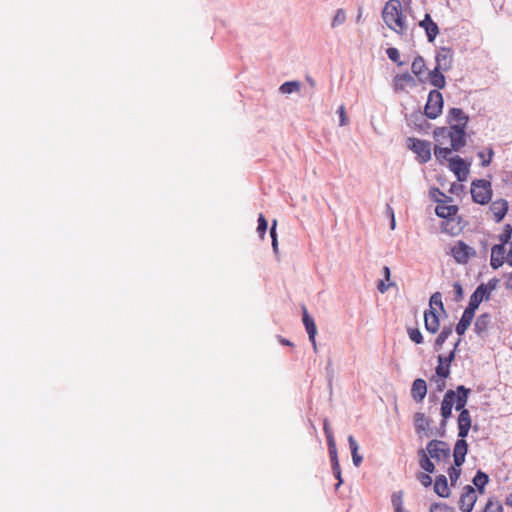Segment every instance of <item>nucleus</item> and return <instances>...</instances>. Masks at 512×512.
I'll list each match as a JSON object with an SVG mask.
<instances>
[{"label": "nucleus", "mask_w": 512, "mask_h": 512, "mask_svg": "<svg viewBox=\"0 0 512 512\" xmlns=\"http://www.w3.org/2000/svg\"><path fill=\"white\" fill-rule=\"evenodd\" d=\"M453 288L456 293V298L461 299L463 297V288L462 285L459 282H455L453 285Z\"/></svg>", "instance_id": "5fc2aeb1"}, {"label": "nucleus", "mask_w": 512, "mask_h": 512, "mask_svg": "<svg viewBox=\"0 0 512 512\" xmlns=\"http://www.w3.org/2000/svg\"><path fill=\"white\" fill-rule=\"evenodd\" d=\"M448 475H449V478H450L451 485L454 486L456 484V482L458 481L460 475H461L460 467H457L456 465L455 466H451L448 469Z\"/></svg>", "instance_id": "37998d69"}, {"label": "nucleus", "mask_w": 512, "mask_h": 512, "mask_svg": "<svg viewBox=\"0 0 512 512\" xmlns=\"http://www.w3.org/2000/svg\"><path fill=\"white\" fill-rule=\"evenodd\" d=\"M489 481L488 475L482 471H478L473 478V484L478 488L480 493L484 492V487Z\"/></svg>", "instance_id": "f704fd0d"}, {"label": "nucleus", "mask_w": 512, "mask_h": 512, "mask_svg": "<svg viewBox=\"0 0 512 512\" xmlns=\"http://www.w3.org/2000/svg\"><path fill=\"white\" fill-rule=\"evenodd\" d=\"M417 479L424 487H429L432 484V478L427 473H418Z\"/></svg>", "instance_id": "8fccbe9b"}, {"label": "nucleus", "mask_w": 512, "mask_h": 512, "mask_svg": "<svg viewBox=\"0 0 512 512\" xmlns=\"http://www.w3.org/2000/svg\"><path fill=\"white\" fill-rule=\"evenodd\" d=\"M267 227H268L267 220L265 219L263 214H260L259 217H258L257 231H258V233H259L261 238H264V235L266 233Z\"/></svg>", "instance_id": "49530a36"}, {"label": "nucleus", "mask_w": 512, "mask_h": 512, "mask_svg": "<svg viewBox=\"0 0 512 512\" xmlns=\"http://www.w3.org/2000/svg\"><path fill=\"white\" fill-rule=\"evenodd\" d=\"M419 465L427 473H433L435 471V465L431 461L430 456L424 449L418 451Z\"/></svg>", "instance_id": "7c9ffc66"}, {"label": "nucleus", "mask_w": 512, "mask_h": 512, "mask_svg": "<svg viewBox=\"0 0 512 512\" xmlns=\"http://www.w3.org/2000/svg\"><path fill=\"white\" fill-rule=\"evenodd\" d=\"M511 236H512V226L510 224H506L504 226L502 233L499 235V241H500L499 245L505 246L507 243L510 244Z\"/></svg>", "instance_id": "58836bf2"}, {"label": "nucleus", "mask_w": 512, "mask_h": 512, "mask_svg": "<svg viewBox=\"0 0 512 512\" xmlns=\"http://www.w3.org/2000/svg\"><path fill=\"white\" fill-rule=\"evenodd\" d=\"M471 195L473 201L479 204H486L491 200V184L486 180H476L472 182Z\"/></svg>", "instance_id": "6e6552de"}, {"label": "nucleus", "mask_w": 512, "mask_h": 512, "mask_svg": "<svg viewBox=\"0 0 512 512\" xmlns=\"http://www.w3.org/2000/svg\"><path fill=\"white\" fill-rule=\"evenodd\" d=\"M506 262L508 263V265L512 266V241L510 242L509 245V251L506 256Z\"/></svg>", "instance_id": "6e6d98bb"}, {"label": "nucleus", "mask_w": 512, "mask_h": 512, "mask_svg": "<svg viewBox=\"0 0 512 512\" xmlns=\"http://www.w3.org/2000/svg\"><path fill=\"white\" fill-rule=\"evenodd\" d=\"M459 340L455 343L454 349L446 356H438V365L435 369V376L438 378H448L450 376V365L455 358V350L458 346Z\"/></svg>", "instance_id": "9d476101"}, {"label": "nucleus", "mask_w": 512, "mask_h": 512, "mask_svg": "<svg viewBox=\"0 0 512 512\" xmlns=\"http://www.w3.org/2000/svg\"><path fill=\"white\" fill-rule=\"evenodd\" d=\"M492 156H493V151L490 149L489 151V157L487 160H483L482 161V166H488L492 160Z\"/></svg>", "instance_id": "052dcab7"}, {"label": "nucleus", "mask_w": 512, "mask_h": 512, "mask_svg": "<svg viewBox=\"0 0 512 512\" xmlns=\"http://www.w3.org/2000/svg\"><path fill=\"white\" fill-rule=\"evenodd\" d=\"M434 491L436 494L443 498L450 496V489L448 487L446 476L440 475L436 478L434 483Z\"/></svg>", "instance_id": "c756f323"}, {"label": "nucleus", "mask_w": 512, "mask_h": 512, "mask_svg": "<svg viewBox=\"0 0 512 512\" xmlns=\"http://www.w3.org/2000/svg\"><path fill=\"white\" fill-rule=\"evenodd\" d=\"M443 72L444 71L442 69L434 67L433 70L427 73V76L425 75V80H428L432 86L438 89H442L445 87L446 84Z\"/></svg>", "instance_id": "5701e85b"}, {"label": "nucleus", "mask_w": 512, "mask_h": 512, "mask_svg": "<svg viewBox=\"0 0 512 512\" xmlns=\"http://www.w3.org/2000/svg\"><path fill=\"white\" fill-rule=\"evenodd\" d=\"M281 343L284 344V345H287V346H291L292 345V343L289 340H287V339H282Z\"/></svg>", "instance_id": "69168bd1"}, {"label": "nucleus", "mask_w": 512, "mask_h": 512, "mask_svg": "<svg viewBox=\"0 0 512 512\" xmlns=\"http://www.w3.org/2000/svg\"><path fill=\"white\" fill-rule=\"evenodd\" d=\"M430 512H454V508L445 503H434L430 506Z\"/></svg>", "instance_id": "a18cd8bd"}, {"label": "nucleus", "mask_w": 512, "mask_h": 512, "mask_svg": "<svg viewBox=\"0 0 512 512\" xmlns=\"http://www.w3.org/2000/svg\"><path fill=\"white\" fill-rule=\"evenodd\" d=\"M467 452L468 444L465 438H459L455 443L453 452L454 464L457 467H461V465L464 463Z\"/></svg>", "instance_id": "aec40b11"}, {"label": "nucleus", "mask_w": 512, "mask_h": 512, "mask_svg": "<svg viewBox=\"0 0 512 512\" xmlns=\"http://www.w3.org/2000/svg\"><path fill=\"white\" fill-rule=\"evenodd\" d=\"M447 133V137L450 139L451 147L454 151H459L466 144L465 139V127L459 125H450L449 129H441L439 132L435 131V135Z\"/></svg>", "instance_id": "1a4fd4ad"}, {"label": "nucleus", "mask_w": 512, "mask_h": 512, "mask_svg": "<svg viewBox=\"0 0 512 512\" xmlns=\"http://www.w3.org/2000/svg\"><path fill=\"white\" fill-rule=\"evenodd\" d=\"M361 17H362V14L359 13L358 16H357V22H359L361 20Z\"/></svg>", "instance_id": "774afa93"}, {"label": "nucleus", "mask_w": 512, "mask_h": 512, "mask_svg": "<svg viewBox=\"0 0 512 512\" xmlns=\"http://www.w3.org/2000/svg\"><path fill=\"white\" fill-rule=\"evenodd\" d=\"M443 109V96L438 90H432L428 94V99L424 107V114L429 119H436Z\"/></svg>", "instance_id": "0eeeda50"}, {"label": "nucleus", "mask_w": 512, "mask_h": 512, "mask_svg": "<svg viewBox=\"0 0 512 512\" xmlns=\"http://www.w3.org/2000/svg\"><path fill=\"white\" fill-rule=\"evenodd\" d=\"M449 169L456 175L458 181H466L469 174V164L459 156L449 159Z\"/></svg>", "instance_id": "f8f14e48"}, {"label": "nucleus", "mask_w": 512, "mask_h": 512, "mask_svg": "<svg viewBox=\"0 0 512 512\" xmlns=\"http://www.w3.org/2000/svg\"><path fill=\"white\" fill-rule=\"evenodd\" d=\"M452 201L451 197H448L447 200H439L435 208L436 215L444 220L456 217L459 209L457 205L450 204Z\"/></svg>", "instance_id": "9b49d317"}, {"label": "nucleus", "mask_w": 512, "mask_h": 512, "mask_svg": "<svg viewBox=\"0 0 512 512\" xmlns=\"http://www.w3.org/2000/svg\"><path fill=\"white\" fill-rule=\"evenodd\" d=\"M436 66L443 71H448L453 65V51L450 48L441 47L435 57Z\"/></svg>", "instance_id": "4468645a"}, {"label": "nucleus", "mask_w": 512, "mask_h": 512, "mask_svg": "<svg viewBox=\"0 0 512 512\" xmlns=\"http://www.w3.org/2000/svg\"><path fill=\"white\" fill-rule=\"evenodd\" d=\"M346 21V13L343 9H338L336 11V14L335 16L333 17V20H332V23H331V26L333 28L343 24L344 22Z\"/></svg>", "instance_id": "a19ab883"}, {"label": "nucleus", "mask_w": 512, "mask_h": 512, "mask_svg": "<svg viewBox=\"0 0 512 512\" xmlns=\"http://www.w3.org/2000/svg\"><path fill=\"white\" fill-rule=\"evenodd\" d=\"M453 328L451 325L444 326L440 334L435 340V350H439L442 345L445 343V341L448 339V337L452 334Z\"/></svg>", "instance_id": "72a5a7b5"}, {"label": "nucleus", "mask_w": 512, "mask_h": 512, "mask_svg": "<svg viewBox=\"0 0 512 512\" xmlns=\"http://www.w3.org/2000/svg\"><path fill=\"white\" fill-rule=\"evenodd\" d=\"M424 325L425 329L435 334L440 327L439 317L435 309H428L424 312Z\"/></svg>", "instance_id": "6ab92c4d"}, {"label": "nucleus", "mask_w": 512, "mask_h": 512, "mask_svg": "<svg viewBox=\"0 0 512 512\" xmlns=\"http://www.w3.org/2000/svg\"><path fill=\"white\" fill-rule=\"evenodd\" d=\"M411 71L418 78V80L420 82L425 81L427 67L425 64V60L422 56H417L414 58V60L411 64Z\"/></svg>", "instance_id": "cd10ccee"}, {"label": "nucleus", "mask_w": 512, "mask_h": 512, "mask_svg": "<svg viewBox=\"0 0 512 512\" xmlns=\"http://www.w3.org/2000/svg\"><path fill=\"white\" fill-rule=\"evenodd\" d=\"M505 504L512 508V492L506 497Z\"/></svg>", "instance_id": "e2e57ef3"}, {"label": "nucleus", "mask_w": 512, "mask_h": 512, "mask_svg": "<svg viewBox=\"0 0 512 512\" xmlns=\"http://www.w3.org/2000/svg\"><path fill=\"white\" fill-rule=\"evenodd\" d=\"M338 114L340 117V126H346L348 124V118L346 116L345 107L343 105L338 108Z\"/></svg>", "instance_id": "3c124183"}, {"label": "nucleus", "mask_w": 512, "mask_h": 512, "mask_svg": "<svg viewBox=\"0 0 512 512\" xmlns=\"http://www.w3.org/2000/svg\"><path fill=\"white\" fill-rule=\"evenodd\" d=\"M506 288L512 289V273L508 275V280L506 282Z\"/></svg>", "instance_id": "0e129e2a"}, {"label": "nucleus", "mask_w": 512, "mask_h": 512, "mask_svg": "<svg viewBox=\"0 0 512 512\" xmlns=\"http://www.w3.org/2000/svg\"><path fill=\"white\" fill-rule=\"evenodd\" d=\"M300 88V84L299 82L297 81H289V82H285L283 83L279 90L283 93V94H290L292 92H295V91H298Z\"/></svg>", "instance_id": "4c0bfd02"}, {"label": "nucleus", "mask_w": 512, "mask_h": 512, "mask_svg": "<svg viewBox=\"0 0 512 512\" xmlns=\"http://www.w3.org/2000/svg\"><path fill=\"white\" fill-rule=\"evenodd\" d=\"M408 336L411 341H413L416 344H422L423 343V336L421 331L418 328H408L407 329Z\"/></svg>", "instance_id": "ea45409f"}, {"label": "nucleus", "mask_w": 512, "mask_h": 512, "mask_svg": "<svg viewBox=\"0 0 512 512\" xmlns=\"http://www.w3.org/2000/svg\"><path fill=\"white\" fill-rule=\"evenodd\" d=\"M415 431L419 436L429 435V431L431 430L432 420L427 417L423 412H416L413 416Z\"/></svg>", "instance_id": "2eb2a0df"}, {"label": "nucleus", "mask_w": 512, "mask_h": 512, "mask_svg": "<svg viewBox=\"0 0 512 512\" xmlns=\"http://www.w3.org/2000/svg\"><path fill=\"white\" fill-rule=\"evenodd\" d=\"M381 17L385 25L398 35H406L408 24L400 0H388L382 10Z\"/></svg>", "instance_id": "f03ea898"}, {"label": "nucleus", "mask_w": 512, "mask_h": 512, "mask_svg": "<svg viewBox=\"0 0 512 512\" xmlns=\"http://www.w3.org/2000/svg\"><path fill=\"white\" fill-rule=\"evenodd\" d=\"M303 324L305 326V329L308 333L309 340L312 343L313 349L315 352H317V343H316V334H317V327L314 322V319L308 314L307 310L304 309L303 311Z\"/></svg>", "instance_id": "a211bd4d"}, {"label": "nucleus", "mask_w": 512, "mask_h": 512, "mask_svg": "<svg viewBox=\"0 0 512 512\" xmlns=\"http://www.w3.org/2000/svg\"><path fill=\"white\" fill-rule=\"evenodd\" d=\"M461 218L453 217V219L444 220L441 229L444 233L455 236L462 231Z\"/></svg>", "instance_id": "b1692460"}, {"label": "nucleus", "mask_w": 512, "mask_h": 512, "mask_svg": "<svg viewBox=\"0 0 512 512\" xmlns=\"http://www.w3.org/2000/svg\"><path fill=\"white\" fill-rule=\"evenodd\" d=\"M450 254L455 262L461 265L467 264L471 258L477 256L476 250L462 240L456 241L451 246Z\"/></svg>", "instance_id": "20e7f679"}, {"label": "nucleus", "mask_w": 512, "mask_h": 512, "mask_svg": "<svg viewBox=\"0 0 512 512\" xmlns=\"http://www.w3.org/2000/svg\"><path fill=\"white\" fill-rule=\"evenodd\" d=\"M383 275H384V278L387 282L390 281V275H391V272H390V268L388 266H384L383 268Z\"/></svg>", "instance_id": "4d7b16f0"}, {"label": "nucleus", "mask_w": 512, "mask_h": 512, "mask_svg": "<svg viewBox=\"0 0 512 512\" xmlns=\"http://www.w3.org/2000/svg\"><path fill=\"white\" fill-rule=\"evenodd\" d=\"M276 225H277V221L274 220L273 221V224H272V227L270 229V236L272 239H274V237H277V234H276Z\"/></svg>", "instance_id": "13d9d810"}, {"label": "nucleus", "mask_w": 512, "mask_h": 512, "mask_svg": "<svg viewBox=\"0 0 512 512\" xmlns=\"http://www.w3.org/2000/svg\"><path fill=\"white\" fill-rule=\"evenodd\" d=\"M427 394V384L424 379L414 380L411 388V396L416 402H422Z\"/></svg>", "instance_id": "4be33fe9"}, {"label": "nucleus", "mask_w": 512, "mask_h": 512, "mask_svg": "<svg viewBox=\"0 0 512 512\" xmlns=\"http://www.w3.org/2000/svg\"><path fill=\"white\" fill-rule=\"evenodd\" d=\"M348 443L351 450L353 463L358 467L362 462V456L358 454L359 446L352 435L348 437Z\"/></svg>", "instance_id": "473e14b6"}, {"label": "nucleus", "mask_w": 512, "mask_h": 512, "mask_svg": "<svg viewBox=\"0 0 512 512\" xmlns=\"http://www.w3.org/2000/svg\"><path fill=\"white\" fill-rule=\"evenodd\" d=\"M482 512H503V506L499 500L494 497H490Z\"/></svg>", "instance_id": "c9c22d12"}, {"label": "nucleus", "mask_w": 512, "mask_h": 512, "mask_svg": "<svg viewBox=\"0 0 512 512\" xmlns=\"http://www.w3.org/2000/svg\"><path fill=\"white\" fill-rule=\"evenodd\" d=\"M490 211L493 214L494 220L496 222H500L503 220L508 211V202L504 199L495 200L490 205Z\"/></svg>", "instance_id": "412c9836"}, {"label": "nucleus", "mask_w": 512, "mask_h": 512, "mask_svg": "<svg viewBox=\"0 0 512 512\" xmlns=\"http://www.w3.org/2000/svg\"><path fill=\"white\" fill-rule=\"evenodd\" d=\"M429 306H430L429 309H435L434 306H437L442 311H444V305H443V302H442V299H441V293L440 292H435L431 296L430 301H429Z\"/></svg>", "instance_id": "79ce46f5"}, {"label": "nucleus", "mask_w": 512, "mask_h": 512, "mask_svg": "<svg viewBox=\"0 0 512 512\" xmlns=\"http://www.w3.org/2000/svg\"><path fill=\"white\" fill-rule=\"evenodd\" d=\"M470 392L471 390L469 388L459 385L455 390L450 389L446 391L441 402L440 414L442 419L440 426L442 428L446 427L447 421L452 417L453 407L459 411L457 418L459 438H466L472 427L470 412L465 408Z\"/></svg>", "instance_id": "f257e3e1"}, {"label": "nucleus", "mask_w": 512, "mask_h": 512, "mask_svg": "<svg viewBox=\"0 0 512 512\" xmlns=\"http://www.w3.org/2000/svg\"><path fill=\"white\" fill-rule=\"evenodd\" d=\"M474 316L475 312H473L472 310L468 308L464 310L458 324L456 325V332L458 335L462 336L465 334L466 330L471 325Z\"/></svg>", "instance_id": "bb28decb"}, {"label": "nucleus", "mask_w": 512, "mask_h": 512, "mask_svg": "<svg viewBox=\"0 0 512 512\" xmlns=\"http://www.w3.org/2000/svg\"><path fill=\"white\" fill-rule=\"evenodd\" d=\"M479 157H481L483 160H485V156H484V153H483V152H480V153H479Z\"/></svg>", "instance_id": "338daca9"}, {"label": "nucleus", "mask_w": 512, "mask_h": 512, "mask_svg": "<svg viewBox=\"0 0 512 512\" xmlns=\"http://www.w3.org/2000/svg\"><path fill=\"white\" fill-rule=\"evenodd\" d=\"M413 80L412 76L408 73L400 74L395 77V86L403 88L405 84Z\"/></svg>", "instance_id": "c03bdc74"}, {"label": "nucleus", "mask_w": 512, "mask_h": 512, "mask_svg": "<svg viewBox=\"0 0 512 512\" xmlns=\"http://www.w3.org/2000/svg\"><path fill=\"white\" fill-rule=\"evenodd\" d=\"M393 285L394 284L392 282L386 283V280L384 279L379 281L377 289L380 293H385Z\"/></svg>", "instance_id": "603ef678"}, {"label": "nucleus", "mask_w": 512, "mask_h": 512, "mask_svg": "<svg viewBox=\"0 0 512 512\" xmlns=\"http://www.w3.org/2000/svg\"><path fill=\"white\" fill-rule=\"evenodd\" d=\"M426 452L436 462L447 461L450 458V446L442 440H431L426 446Z\"/></svg>", "instance_id": "423d86ee"}, {"label": "nucleus", "mask_w": 512, "mask_h": 512, "mask_svg": "<svg viewBox=\"0 0 512 512\" xmlns=\"http://www.w3.org/2000/svg\"><path fill=\"white\" fill-rule=\"evenodd\" d=\"M490 299V296L485 291L484 284H480L476 290L473 292V294L470 296V300L468 303V306L466 308L472 310L475 312L482 301H487Z\"/></svg>", "instance_id": "dca6fc26"}, {"label": "nucleus", "mask_w": 512, "mask_h": 512, "mask_svg": "<svg viewBox=\"0 0 512 512\" xmlns=\"http://www.w3.org/2000/svg\"><path fill=\"white\" fill-rule=\"evenodd\" d=\"M477 501V495L475 489L467 485L464 487V490L461 494L460 500H459V509L462 512H471L474 508V505Z\"/></svg>", "instance_id": "ddd939ff"}, {"label": "nucleus", "mask_w": 512, "mask_h": 512, "mask_svg": "<svg viewBox=\"0 0 512 512\" xmlns=\"http://www.w3.org/2000/svg\"><path fill=\"white\" fill-rule=\"evenodd\" d=\"M448 117L450 125H459L460 127H465L468 121V116L460 108L450 109Z\"/></svg>", "instance_id": "c85d7f7f"}, {"label": "nucleus", "mask_w": 512, "mask_h": 512, "mask_svg": "<svg viewBox=\"0 0 512 512\" xmlns=\"http://www.w3.org/2000/svg\"><path fill=\"white\" fill-rule=\"evenodd\" d=\"M490 325H491L490 314L483 313L477 317V319L474 323V331L478 336L483 337L484 335H486Z\"/></svg>", "instance_id": "a878e982"}, {"label": "nucleus", "mask_w": 512, "mask_h": 512, "mask_svg": "<svg viewBox=\"0 0 512 512\" xmlns=\"http://www.w3.org/2000/svg\"><path fill=\"white\" fill-rule=\"evenodd\" d=\"M499 284V279L492 278L490 279L487 284H484L485 291L488 293V295H491V292L494 291Z\"/></svg>", "instance_id": "09e8293b"}, {"label": "nucleus", "mask_w": 512, "mask_h": 512, "mask_svg": "<svg viewBox=\"0 0 512 512\" xmlns=\"http://www.w3.org/2000/svg\"><path fill=\"white\" fill-rule=\"evenodd\" d=\"M391 502H392L395 512H406L403 509V492L402 491L394 492L392 494Z\"/></svg>", "instance_id": "e433bc0d"}, {"label": "nucleus", "mask_w": 512, "mask_h": 512, "mask_svg": "<svg viewBox=\"0 0 512 512\" xmlns=\"http://www.w3.org/2000/svg\"><path fill=\"white\" fill-rule=\"evenodd\" d=\"M272 247H273V250L275 253H278V241H277V237H274V239H272Z\"/></svg>", "instance_id": "680f3d73"}, {"label": "nucleus", "mask_w": 512, "mask_h": 512, "mask_svg": "<svg viewBox=\"0 0 512 512\" xmlns=\"http://www.w3.org/2000/svg\"><path fill=\"white\" fill-rule=\"evenodd\" d=\"M419 26L425 30L429 42H433L439 34V27L432 20L430 14H425L424 19L419 22Z\"/></svg>", "instance_id": "f3484780"}, {"label": "nucleus", "mask_w": 512, "mask_h": 512, "mask_svg": "<svg viewBox=\"0 0 512 512\" xmlns=\"http://www.w3.org/2000/svg\"><path fill=\"white\" fill-rule=\"evenodd\" d=\"M388 210H389L390 215H391V229H394L395 228L394 212H393V209L390 206H388Z\"/></svg>", "instance_id": "bf43d9fd"}, {"label": "nucleus", "mask_w": 512, "mask_h": 512, "mask_svg": "<svg viewBox=\"0 0 512 512\" xmlns=\"http://www.w3.org/2000/svg\"><path fill=\"white\" fill-rule=\"evenodd\" d=\"M452 147L451 148H448V147H439V146H435L434 147V155H435V158L437 159V161L440 163V164H443L445 161H448L449 162V159H451V154H452Z\"/></svg>", "instance_id": "2f4dec72"}, {"label": "nucleus", "mask_w": 512, "mask_h": 512, "mask_svg": "<svg viewBox=\"0 0 512 512\" xmlns=\"http://www.w3.org/2000/svg\"><path fill=\"white\" fill-rule=\"evenodd\" d=\"M505 246L503 245H494L491 249V258L490 265L493 269H498L501 267L505 260Z\"/></svg>", "instance_id": "393cba45"}, {"label": "nucleus", "mask_w": 512, "mask_h": 512, "mask_svg": "<svg viewBox=\"0 0 512 512\" xmlns=\"http://www.w3.org/2000/svg\"><path fill=\"white\" fill-rule=\"evenodd\" d=\"M407 148L417 155L420 163H427L431 159V143L426 140L410 137L407 139Z\"/></svg>", "instance_id": "39448f33"}, {"label": "nucleus", "mask_w": 512, "mask_h": 512, "mask_svg": "<svg viewBox=\"0 0 512 512\" xmlns=\"http://www.w3.org/2000/svg\"><path fill=\"white\" fill-rule=\"evenodd\" d=\"M323 430H324V434L326 436V440H327V444H328V450H329L332 470H333L335 477L338 479V483L336 484V489H337L342 483L341 468H340V464H339V460H338V453H337V447H336L334 434H333V431H332L327 419L324 420Z\"/></svg>", "instance_id": "7ed1b4c3"}, {"label": "nucleus", "mask_w": 512, "mask_h": 512, "mask_svg": "<svg viewBox=\"0 0 512 512\" xmlns=\"http://www.w3.org/2000/svg\"><path fill=\"white\" fill-rule=\"evenodd\" d=\"M447 378H438V377H432V380L437 384V390L442 391L446 387V380Z\"/></svg>", "instance_id": "864d4df0"}, {"label": "nucleus", "mask_w": 512, "mask_h": 512, "mask_svg": "<svg viewBox=\"0 0 512 512\" xmlns=\"http://www.w3.org/2000/svg\"><path fill=\"white\" fill-rule=\"evenodd\" d=\"M387 56L390 60L393 62L398 63V65H402V62L399 61L400 59V53L397 48L390 47L386 50Z\"/></svg>", "instance_id": "de8ad7c7"}]
</instances>
